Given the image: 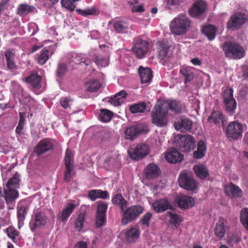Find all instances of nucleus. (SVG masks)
Here are the masks:
<instances>
[{
  "label": "nucleus",
  "mask_w": 248,
  "mask_h": 248,
  "mask_svg": "<svg viewBox=\"0 0 248 248\" xmlns=\"http://www.w3.org/2000/svg\"><path fill=\"white\" fill-rule=\"evenodd\" d=\"M17 92V97L20 104L26 106L30 109L36 108L35 101L21 86H18Z\"/></svg>",
  "instance_id": "obj_12"
},
{
  "label": "nucleus",
  "mask_w": 248,
  "mask_h": 248,
  "mask_svg": "<svg viewBox=\"0 0 248 248\" xmlns=\"http://www.w3.org/2000/svg\"><path fill=\"white\" fill-rule=\"evenodd\" d=\"M144 208L138 205H132L122 210L123 213L121 223L123 225H126L129 222L136 220L143 213Z\"/></svg>",
  "instance_id": "obj_4"
},
{
  "label": "nucleus",
  "mask_w": 248,
  "mask_h": 248,
  "mask_svg": "<svg viewBox=\"0 0 248 248\" xmlns=\"http://www.w3.org/2000/svg\"><path fill=\"white\" fill-rule=\"evenodd\" d=\"M176 202L181 208L187 209L194 205L195 200L193 198L184 195H179L176 198Z\"/></svg>",
  "instance_id": "obj_20"
},
{
  "label": "nucleus",
  "mask_w": 248,
  "mask_h": 248,
  "mask_svg": "<svg viewBox=\"0 0 248 248\" xmlns=\"http://www.w3.org/2000/svg\"><path fill=\"white\" fill-rule=\"evenodd\" d=\"M223 50L226 56L232 59H240L245 55V50L239 44L230 41L223 44Z\"/></svg>",
  "instance_id": "obj_2"
},
{
  "label": "nucleus",
  "mask_w": 248,
  "mask_h": 248,
  "mask_svg": "<svg viewBox=\"0 0 248 248\" xmlns=\"http://www.w3.org/2000/svg\"><path fill=\"white\" fill-rule=\"evenodd\" d=\"M53 140L48 138L41 140L34 148V152L39 156L53 149Z\"/></svg>",
  "instance_id": "obj_14"
},
{
  "label": "nucleus",
  "mask_w": 248,
  "mask_h": 248,
  "mask_svg": "<svg viewBox=\"0 0 248 248\" xmlns=\"http://www.w3.org/2000/svg\"><path fill=\"white\" fill-rule=\"evenodd\" d=\"M75 207V205L73 203H70L68 204L67 206L60 213L58 216V218H59L62 222H65L73 212Z\"/></svg>",
  "instance_id": "obj_31"
},
{
  "label": "nucleus",
  "mask_w": 248,
  "mask_h": 248,
  "mask_svg": "<svg viewBox=\"0 0 248 248\" xmlns=\"http://www.w3.org/2000/svg\"><path fill=\"white\" fill-rule=\"evenodd\" d=\"M223 119V114L219 111H214L208 118V121L210 123L219 124Z\"/></svg>",
  "instance_id": "obj_41"
},
{
  "label": "nucleus",
  "mask_w": 248,
  "mask_h": 248,
  "mask_svg": "<svg viewBox=\"0 0 248 248\" xmlns=\"http://www.w3.org/2000/svg\"><path fill=\"white\" fill-rule=\"evenodd\" d=\"M192 126V122L188 118L182 119L174 123L176 130L184 132L190 130Z\"/></svg>",
  "instance_id": "obj_24"
},
{
  "label": "nucleus",
  "mask_w": 248,
  "mask_h": 248,
  "mask_svg": "<svg viewBox=\"0 0 248 248\" xmlns=\"http://www.w3.org/2000/svg\"><path fill=\"white\" fill-rule=\"evenodd\" d=\"M6 61H14L15 58V52L12 49H8L5 52Z\"/></svg>",
  "instance_id": "obj_62"
},
{
  "label": "nucleus",
  "mask_w": 248,
  "mask_h": 248,
  "mask_svg": "<svg viewBox=\"0 0 248 248\" xmlns=\"http://www.w3.org/2000/svg\"><path fill=\"white\" fill-rule=\"evenodd\" d=\"M207 9V4L204 0L195 1L189 9L191 16L196 17L203 14Z\"/></svg>",
  "instance_id": "obj_16"
},
{
  "label": "nucleus",
  "mask_w": 248,
  "mask_h": 248,
  "mask_svg": "<svg viewBox=\"0 0 248 248\" xmlns=\"http://www.w3.org/2000/svg\"><path fill=\"white\" fill-rule=\"evenodd\" d=\"M6 232L7 235L11 238H15L18 234V232L16 230L12 228H8L6 229Z\"/></svg>",
  "instance_id": "obj_63"
},
{
  "label": "nucleus",
  "mask_w": 248,
  "mask_h": 248,
  "mask_svg": "<svg viewBox=\"0 0 248 248\" xmlns=\"http://www.w3.org/2000/svg\"><path fill=\"white\" fill-rule=\"evenodd\" d=\"M28 208L22 206L17 210V216L18 218V227L20 229L24 224L25 216L28 212Z\"/></svg>",
  "instance_id": "obj_36"
},
{
  "label": "nucleus",
  "mask_w": 248,
  "mask_h": 248,
  "mask_svg": "<svg viewBox=\"0 0 248 248\" xmlns=\"http://www.w3.org/2000/svg\"><path fill=\"white\" fill-rule=\"evenodd\" d=\"M73 155L71 150L67 149L65 155V165H73Z\"/></svg>",
  "instance_id": "obj_57"
},
{
  "label": "nucleus",
  "mask_w": 248,
  "mask_h": 248,
  "mask_svg": "<svg viewBox=\"0 0 248 248\" xmlns=\"http://www.w3.org/2000/svg\"><path fill=\"white\" fill-rule=\"evenodd\" d=\"M166 216L169 218L170 223L176 228L179 225L181 222V220L177 214L168 211L166 213Z\"/></svg>",
  "instance_id": "obj_42"
},
{
  "label": "nucleus",
  "mask_w": 248,
  "mask_h": 248,
  "mask_svg": "<svg viewBox=\"0 0 248 248\" xmlns=\"http://www.w3.org/2000/svg\"><path fill=\"white\" fill-rule=\"evenodd\" d=\"M109 197V194L107 191L98 189V199L106 200L108 199Z\"/></svg>",
  "instance_id": "obj_64"
},
{
  "label": "nucleus",
  "mask_w": 248,
  "mask_h": 248,
  "mask_svg": "<svg viewBox=\"0 0 248 248\" xmlns=\"http://www.w3.org/2000/svg\"><path fill=\"white\" fill-rule=\"evenodd\" d=\"M101 86L99 81L97 80H92L87 84L86 90L89 92L93 93L96 92Z\"/></svg>",
  "instance_id": "obj_48"
},
{
  "label": "nucleus",
  "mask_w": 248,
  "mask_h": 248,
  "mask_svg": "<svg viewBox=\"0 0 248 248\" xmlns=\"http://www.w3.org/2000/svg\"><path fill=\"white\" fill-rule=\"evenodd\" d=\"M132 49L138 58H142L148 51V43L140 38H137L135 41Z\"/></svg>",
  "instance_id": "obj_13"
},
{
  "label": "nucleus",
  "mask_w": 248,
  "mask_h": 248,
  "mask_svg": "<svg viewBox=\"0 0 248 248\" xmlns=\"http://www.w3.org/2000/svg\"><path fill=\"white\" fill-rule=\"evenodd\" d=\"M98 189L91 190L88 192V197L92 201H94L98 199Z\"/></svg>",
  "instance_id": "obj_61"
},
{
  "label": "nucleus",
  "mask_w": 248,
  "mask_h": 248,
  "mask_svg": "<svg viewBox=\"0 0 248 248\" xmlns=\"http://www.w3.org/2000/svg\"><path fill=\"white\" fill-rule=\"evenodd\" d=\"M240 221L245 227L248 231V208H245L241 210L240 214Z\"/></svg>",
  "instance_id": "obj_49"
},
{
  "label": "nucleus",
  "mask_w": 248,
  "mask_h": 248,
  "mask_svg": "<svg viewBox=\"0 0 248 248\" xmlns=\"http://www.w3.org/2000/svg\"><path fill=\"white\" fill-rule=\"evenodd\" d=\"M148 132V130L146 126L142 124H137L126 129L124 132V137L126 140H133L140 135Z\"/></svg>",
  "instance_id": "obj_9"
},
{
  "label": "nucleus",
  "mask_w": 248,
  "mask_h": 248,
  "mask_svg": "<svg viewBox=\"0 0 248 248\" xmlns=\"http://www.w3.org/2000/svg\"><path fill=\"white\" fill-rule=\"evenodd\" d=\"M227 219L222 217H219L218 221L217 223L214 230L215 235L220 238H223L229 230Z\"/></svg>",
  "instance_id": "obj_17"
},
{
  "label": "nucleus",
  "mask_w": 248,
  "mask_h": 248,
  "mask_svg": "<svg viewBox=\"0 0 248 248\" xmlns=\"http://www.w3.org/2000/svg\"><path fill=\"white\" fill-rule=\"evenodd\" d=\"M41 77L37 72H34L23 80L27 84L31 85L34 88L38 89L41 86Z\"/></svg>",
  "instance_id": "obj_21"
},
{
  "label": "nucleus",
  "mask_w": 248,
  "mask_h": 248,
  "mask_svg": "<svg viewBox=\"0 0 248 248\" xmlns=\"http://www.w3.org/2000/svg\"><path fill=\"white\" fill-rule=\"evenodd\" d=\"M180 73L185 78L184 82L186 84L191 81L194 78V68L192 67L182 66L180 67Z\"/></svg>",
  "instance_id": "obj_26"
},
{
  "label": "nucleus",
  "mask_w": 248,
  "mask_h": 248,
  "mask_svg": "<svg viewBox=\"0 0 248 248\" xmlns=\"http://www.w3.org/2000/svg\"><path fill=\"white\" fill-rule=\"evenodd\" d=\"M53 217L55 216L51 209L44 210H36L30 222L29 226L32 232L45 227L48 221V215Z\"/></svg>",
  "instance_id": "obj_1"
},
{
  "label": "nucleus",
  "mask_w": 248,
  "mask_h": 248,
  "mask_svg": "<svg viewBox=\"0 0 248 248\" xmlns=\"http://www.w3.org/2000/svg\"><path fill=\"white\" fill-rule=\"evenodd\" d=\"M60 103L64 108H70L73 103V100L69 97H62L60 100Z\"/></svg>",
  "instance_id": "obj_52"
},
{
  "label": "nucleus",
  "mask_w": 248,
  "mask_h": 248,
  "mask_svg": "<svg viewBox=\"0 0 248 248\" xmlns=\"http://www.w3.org/2000/svg\"><path fill=\"white\" fill-rule=\"evenodd\" d=\"M4 190L5 200L7 203L14 201L18 197V191L13 188H7Z\"/></svg>",
  "instance_id": "obj_35"
},
{
  "label": "nucleus",
  "mask_w": 248,
  "mask_h": 248,
  "mask_svg": "<svg viewBox=\"0 0 248 248\" xmlns=\"http://www.w3.org/2000/svg\"><path fill=\"white\" fill-rule=\"evenodd\" d=\"M152 207L156 213L163 212L168 209H171L172 206L171 202L167 199H161L154 202Z\"/></svg>",
  "instance_id": "obj_18"
},
{
  "label": "nucleus",
  "mask_w": 248,
  "mask_h": 248,
  "mask_svg": "<svg viewBox=\"0 0 248 248\" xmlns=\"http://www.w3.org/2000/svg\"><path fill=\"white\" fill-rule=\"evenodd\" d=\"M179 186L187 190H194L198 186V183L194 179L193 175L190 172H184L178 178Z\"/></svg>",
  "instance_id": "obj_6"
},
{
  "label": "nucleus",
  "mask_w": 248,
  "mask_h": 248,
  "mask_svg": "<svg viewBox=\"0 0 248 248\" xmlns=\"http://www.w3.org/2000/svg\"><path fill=\"white\" fill-rule=\"evenodd\" d=\"M113 204L118 205L121 210H124V208L126 207L127 202L125 200L122 194H115L112 199Z\"/></svg>",
  "instance_id": "obj_34"
},
{
  "label": "nucleus",
  "mask_w": 248,
  "mask_h": 248,
  "mask_svg": "<svg viewBox=\"0 0 248 248\" xmlns=\"http://www.w3.org/2000/svg\"><path fill=\"white\" fill-rule=\"evenodd\" d=\"M190 25V20L186 16L179 15L171 21L170 29L172 33L181 35L186 33Z\"/></svg>",
  "instance_id": "obj_3"
},
{
  "label": "nucleus",
  "mask_w": 248,
  "mask_h": 248,
  "mask_svg": "<svg viewBox=\"0 0 248 248\" xmlns=\"http://www.w3.org/2000/svg\"><path fill=\"white\" fill-rule=\"evenodd\" d=\"M149 151V146L145 144L131 147L128 151L130 157L133 160H139L146 156Z\"/></svg>",
  "instance_id": "obj_8"
},
{
  "label": "nucleus",
  "mask_w": 248,
  "mask_h": 248,
  "mask_svg": "<svg viewBox=\"0 0 248 248\" xmlns=\"http://www.w3.org/2000/svg\"><path fill=\"white\" fill-rule=\"evenodd\" d=\"M168 113L167 108H164L162 103L158 102L152 112V123L158 126L165 125V118Z\"/></svg>",
  "instance_id": "obj_5"
},
{
  "label": "nucleus",
  "mask_w": 248,
  "mask_h": 248,
  "mask_svg": "<svg viewBox=\"0 0 248 248\" xmlns=\"http://www.w3.org/2000/svg\"><path fill=\"white\" fill-rule=\"evenodd\" d=\"M107 208L108 204L104 202L100 201L98 202L96 214L106 215Z\"/></svg>",
  "instance_id": "obj_53"
},
{
  "label": "nucleus",
  "mask_w": 248,
  "mask_h": 248,
  "mask_svg": "<svg viewBox=\"0 0 248 248\" xmlns=\"http://www.w3.org/2000/svg\"><path fill=\"white\" fill-rule=\"evenodd\" d=\"M246 21V16L242 13L233 15L228 22V28L232 30L239 28Z\"/></svg>",
  "instance_id": "obj_15"
},
{
  "label": "nucleus",
  "mask_w": 248,
  "mask_h": 248,
  "mask_svg": "<svg viewBox=\"0 0 248 248\" xmlns=\"http://www.w3.org/2000/svg\"><path fill=\"white\" fill-rule=\"evenodd\" d=\"M74 170L73 165H65V170L64 171V181L66 182H69L74 175Z\"/></svg>",
  "instance_id": "obj_46"
},
{
  "label": "nucleus",
  "mask_w": 248,
  "mask_h": 248,
  "mask_svg": "<svg viewBox=\"0 0 248 248\" xmlns=\"http://www.w3.org/2000/svg\"><path fill=\"white\" fill-rule=\"evenodd\" d=\"M91 63V61L82 54L74 55L70 59L69 64L73 67L74 64H81V65L88 66Z\"/></svg>",
  "instance_id": "obj_22"
},
{
  "label": "nucleus",
  "mask_w": 248,
  "mask_h": 248,
  "mask_svg": "<svg viewBox=\"0 0 248 248\" xmlns=\"http://www.w3.org/2000/svg\"><path fill=\"white\" fill-rule=\"evenodd\" d=\"M76 11L81 15L87 16L89 15H97L99 13V10L94 7L90 8H86L84 10L77 9Z\"/></svg>",
  "instance_id": "obj_44"
},
{
  "label": "nucleus",
  "mask_w": 248,
  "mask_h": 248,
  "mask_svg": "<svg viewBox=\"0 0 248 248\" xmlns=\"http://www.w3.org/2000/svg\"><path fill=\"white\" fill-rule=\"evenodd\" d=\"M85 217L83 213L79 214L75 222V228L78 231H80L83 227Z\"/></svg>",
  "instance_id": "obj_55"
},
{
  "label": "nucleus",
  "mask_w": 248,
  "mask_h": 248,
  "mask_svg": "<svg viewBox=\"0 0 248 248\" xmlns=\"http://www.w3.org/2000/svg\"><path fill=\"white\" fill-rule=\"evenodd\" d=\"M193 170L196 175L201 179H205L209 174L207 168L202 164L195 165Z\"/></svg>",
  "instance_id": "obj_33"
},
{
  "label": "nucleus",
  "mask_w": 248,
  "mask_h": 248,
  "mask_svg": "<svg viewBox=\"0 0 248 248\" xmlns=\"http://www.w3.org/2000/svg\"><path fill=\"white\" fill-rule=\"evenodd\" d=\"M243 131L241 124L237 121H233L227 125L225 133L228 138L237 140L242 137Z\"/></svg>",
  "instance_id": "obj_7"
},
{
  "label": "nucleus",
  "mask_w": 248,
  "mask_h": 248,
  "mask_svg": "<svg viewBox=\"0 0 248 248\" xmlns=\"http://www.w3.org/2000/svg\"><path fill=\"white\" fill-rule=\"evenodd\" d=\"M140 235L139 231L136 228H131L125 233L127 240L129 242H134Z\"/></svg>",
  "instance_id": "obj_38"
},
{
  "label": "nucleus",
  "mask_w": 248,
  "mask_h": 248,
  "mask_svg": "<svg viewBox=\"0 0 248 248\" xmlns=\"http://www.w3.org/2000/svg\"><path fill=\"white\" fill-rule=\"evenodd\" d=\"M165 157L168 162L176 163L181 161L183 159L184 156L176 149H171L166 153Z\"/></svg>",
  "instance_id": "obj_23"
},
{
  "label": "nucleus",
  "mask_w": 248,
  "mask_h": 248,
  "mask_svg": "<svg viewBox=\"0 0 248 248\" xmlns=\"http://www.w3.org/2000/svg\"><path fill=\"white\" fill-rule=\"evenodd\" d=\"M100 51L98 53L102 54L103 55L109 57L111 48L105 44L99 45Z\"/></svg>",
  "instance_id": "obj_59"
},
{
  "label": "nucleus",
  "mask_w": 248,
  "mask_h": 248,
  "mask_svg": "<svg viewBox=\"0 0 248 248\" xmlns=\"http://www.w3.org/2000/svg\"><path fill=\"white\" fill-rule=\"evenodd\" d=\"M223 98L225 105L226 110L232 115L236 107V102L233 97V89L232 88L226 89L224 91Z\"/></svg>",
  "instance_id": "obj_11"
},
{
  "label": "nucleus",
  "mask_w": 248,
  "mask_h": 248,
  "mask_svg": "<svg viewBox=\"0 0 248 248\" xmlns=\"http://www.w3.org/2000/svg\"><path fill=\"white\" fill-rule=\"evenodd\" d=\"M206 151V146L205 142L200 140L198 143L197 150L193 152V157L196 159H201L204 156Z\"/></svg>",
  "instance_id": "obj_32"
},
{
  "label": "nucleus",
  "mask_w": 248,
  "mask_h": 248,
  "mask_svg": "<svg viewBox=\"0 0 248 248\" xmlns=\"http://www.w3.org/2000/svg\"><path fill=\"white\" fill-rule=\"evenodd\" d=\"M106 215L96 214V224L97 227H102L104 224L106 223Z\"/></svg>",
  "instance_id": "obj_58"
},
{
  "label": "nucleus",
  "mask_w": 248,
  "mask_h": 248,
  "mask_svg": "<svg viewBox=\"0 0 248 248\" xmlns=\"http://www.w3.org/2000/svg\"><path fill=\"white\" fill-rule=\"evenodd\" d=\"M67 66L65 63H59L58 65L56 71V75L57 77H62L66 71Z\"/></svg>",
  "instance_id": "obj_54"
},
{
  "label": "nucleus",
  "mask_w": 248,
  "mask_h": 248,
  "mask_svg": "<svg viewBox=\"0 0 248 248\" xmlns=\"http://www.w3.org/2000/svg\"><path fill=\"white\" fill-rule=\"evenodd\" d=\"M99 115V119L102 122H108L111 119L113 113L107 109H101Z\"/></svg>",
  "instance_id": "obj_40"
},
{
  "label": "nucleus",
  "mask_w": 248,
  "mask_h": 248,
  "mask_svg": "<svg viewBox=\"0 0 248 248\" xmlns=\"http://www.w3.org/2000/svg\"><path fill=\"white\" fill-rule=\"evenodd\" d=\"M160 169L155 163H150L145 169V175L147 179L156 177L160 174Z\"/></svg>",
  "instance_id": "obj_25"
},
{
  "label": "nucleus",
  "mask_w": 248,
  "mask_h": 248,
  "mask_svg": "<svg viewBox=\"0 0 248 248\" xmlns=\"http://www.w3.org/2000/svg\"><path fill=\"white\" fill-rule=\"evenodd\" d=\"M93 60L99 67H105L109 64V57L101 53L95 54L93 58Z\"/></svg>",
  "instance_id": "obj_29"
},
{
  "label": "nucleus",
  "mask_w": 248,
  "mask_h": 248,
  "mask_svg": "<svg viewBox=\"0 0 248 248\" xmlns=\"http://www.w3.org/2000/svg\"><path fill=\"white\" fill-rule=\"evenodd\" d=\"M139 72L142 83H148L152 79L153 76L150 68L148 67L144 68L141 66L139 67Z\"/></svg>",
  "instance_id": "obj_28"
},
{
  "label": "nucleus",
  "mask_w": 248,
  "mask_h": 248,
  "mask_svg": "<svg viewBox=\"0 0 248 248\" xmlns=\"http://www.w3.org/2000/svg\"><path fill=\"white\" fill-rule=\"evenodd\" d=\"M225 191L227 195L232 198L240 197L242 193L240 188L232 183L226 186Z\"/></svg>",
  "instance_id": "obj_27"
},
{
  "label": "nucleus",
  "mask_w": 248,
  "mask_h": 248,
  "mask_svg": "<svg viewBox=\"0 0 248 248\" xmlns=\"http://www.w3.org/2000/svg\"><path fill=\"white\" fill-rule=\"evenodd\" d=\"M146 104L144 102L134 104L129 107L130 112L133 113H143L146 109Z\"/></svg>",
  "instance_id": "obj_39"
},
{
  "label": "nucleus",
  "mask_w": 248,
  "mask_h": 248,
  "mask_svg": "<svg viewBox=\"0 0 248 248\" xmlns=\"http://www.w3.org/2000/svg\"><path fill=\"white\" fill-rule=\"evenodd\" d=\"M170 47L166 45H163L161 46L159 51V56L160 58L163 59L167 56Z\"/></svg>",
  "instance_id": "obj_60"
},
{
  "label": "nucleus",
  "mask_w": 248,
  "mask_h": 248,
  "mask_svg": "<svg viewBox=\"0 0 248 248\" xmlns=\"http://www.w3.org/2000/svg\"><path fill=\"white\" fill-rule=\"evenodd\" d=\"M20 179L19 174L17 172H16L13 177L10 179L7 183V188H17L19 186Z\"/></svg>",
  "instance_id": "obj_43"
},
{
  "label": "nucleus",
  "mask_w": 248,
  "mask_h": 248,
  "mask_svg": "<svg viewBox=\"0 0 248 248\" xmlns=\"http://www.w3.org/2000/svg\"><path fill=\"white\" fill-rule=\"evenodd\" d=\"M114 29L118 33H124L126 31L128 28L126 23L121 21H116L113 25Z\"/></svg>",
  "instance_id": "obj_47"
},
{
  "label": "nucleus",
  "mask_w": 248,
  "mask_h": 248,
  "mask_svg": "<svg viewBox=\"0 0 248 248\" xmlns=\"http://www.w3.org/2000/svg\"><path fill=\"white\" fill-rule=\"evenodd\" d=\"M35 9L34 6L27 4H20L18 7V14L20 16H25Z\"/></svg>",
  "instance_id": "obj_45"
},
{
  "label": "nucleus",
  "mask_w": 248,
  "mask_h": 248,
  "mask_svg": "<svg viewBox=\"0 0 248 248\" xmlns=\"http://www.w3.org/2000/svg\"><path fill=\"white\" fill-rule=\"evenodd\" d=\"M127 93L124 91H121L116 93L113 97L109 98V102L114 106H118L124 102Z\"/></svg>",
  "instance_id": "obj_30"
},
{
  "label": "nucleus",
  "mask_w": 248,
  "mask_h": 248,
  "mask_svg": "<svg viewBox=\"0 0 248 248\" xmlns=\"http://www.w3.org/2000/svg\"><path fill=\"white\" fill-rule=\"evenodd\" d=\"M202 31L210 40H213L216 37V28L213 25H208L204 26L202 29Z\"/></svg>",
  "instance_id": "obj_37"
},
{
  "label": "nucleus",
  "mask_w": 248,
  "mask_h": 248,
  "mask_svg": "<svg viewBox=\"0 0 248 248\" xmlns=\"http://www.w3.org/2000/svg\"><path fill=\"white\" fill-rule=\"evenodd\" d=\"M153 217V214L152 213L150 212H147L145 215L143 216L142 218L140 219V222L141 223L146 226V227H149L150 226V220Z\"/></svg>",
  "instance_id": "obj_56"
},
{
  "label": "nucleus",
  "mask_w": 248,
  "mask_h": 248,
  "mask_svg": "<svg viewBox=\"0 0 248 248\" xmlns=\"http://www.w3.org/2000/svg\"><path fill=\"white\" fill-rule=\"evenodd\" d=\"M178 144L181 151L186 152L196 147V140L191 135H181L179 137Z\"/></svg>",
  "instance_id": "obj_10"
},
{
  "label": "nucleus",
  "mask_w": 248,
  "mask_h": 248,
  "mask_svg": "<svg viewBox=\"0 0 248 248\" xmlns=\"http://www.w3.org/2000/svg\"><path fill=\"white\" fill-rule=\"evenodd\" d=\"M49 51L46 48H43L40 52V54L38 57V62L41 64L43 65L46 63V61L49 58Z\"/></svg>",
  "instance_id": "obj_50"
},
{
  "label": "nucleus",
  "mask_w": 248,
  "mask_h": 248,
  "mask_svg": "<svg viewBox=\"0 0 248 248\" xmlns=\"http://www.w3.org/2000/svg\"><path fill=\"white\" fill-rule=\"evenodd\" d=\"M164 108H167V112L170 109L175 113H179L184 108V106L176 100H166L161 102Z\"/></svg>",
  "instance_id": "obj_19"
},
{
  "label": "nucleus",
  "mask_w": 248,
  "mask_h": 248,
  "mask_svg": "<svg viewBox=\"0 0 248 248\" xmlns=\"http://www.w3.org/2000/svg\"><path fill=\"white\" fill-rule=\"evenodd\" d=\"M78 0H62V6L68 10L73 11L75 8L74 3Z\"/></svg>",
  "instance_id": "obj_51"
}]
</instances>
